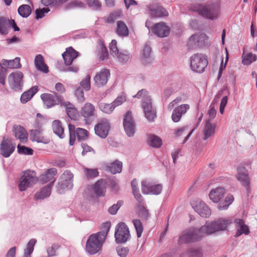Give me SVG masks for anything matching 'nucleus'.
<instances>
[{"label": "nucleus", "mask_w": 257, "mask_h": 257, "mask_svg": "<svg viewBox=\"0 0 257 257\" xmlns=\"http://www.w3.org/2000/svg\"><path fill=\"white\" fill-rule=\"evenodd\" d=\"M17 148L19 154L29 155H32L33 154V150L30 148L18 145Z\"/></svg>", "instance_id": "52"}, {"label": "nucleus", "mask_w": 257, "mask_h": 257, "mask_svg": "<svg viewBox=\"0 0 257 257\" xmlns=\"http://www.w3.org/2000/svg\"><path fill=\"white\" fill-rule=\"evenodd\" d=\"M41 98L47 108L60 104L63 100V97L55 92L53 94L43 93L41 95Z\"/></svg>", "instance_id": "11"}, {"label": "nucleus", "mask_w": 257, "mask_h": 257, "mask_svg": "<svg viewBox=\"0 0 257 257\" xmlns=\"http://www.w3.org/2000/svg\"><path fill=\"white\" fill-rule=\"evenodd\" d=\"M116 34L120 37H125L129 35L128 29L126 24L121 21L117 22Z\"/></svg>", "instance_id": "37"}, {"label": "nucleus", "mask_w": 257, "mask_h": 257, "mask_svg": "<svg viewBox=\"0 0 257 257\" xmlns=\"http://www.w3.org/2000/svg\"><path fill=\"white\" fill-rule=\"evenodd\" d=\"M201 229V227L199 229L192 227L185 230L179 237L178 243L193 242L201 240L205 235H207L205 231Z\"/></svg>", "instance_id": "3"}, {"label": "nucleus", "mask_w": 257, "mask_h": 257, "mask_svg": "<svg viewBox=\"0 0 257 257\" xmlns=\"http://www.w3.org/2000/svg\"><path fill=\"white\" fill-rule=\"evenodd\" d=\"M55 181L54 179L45 187L42 188L39 191L35 194V200L44 199L49 197L51 193V189Z\"/></svg>", "instance_id": "26"}, {"label": "nucleus", "mask_w": 257, "mask_h": 257, "mask_svg": "<svg viewBox=\"0 0 257 257\" xmlns=\"http://www.w3.org/2000/svg\"><path fill=\"white\" fill-rule=\"evenodd\" d=\"M242 57V63L244 65H248L256 60V56L255 54H253L252 53H249L244 56L243 53Z\"/></svg>", "instance_id": "48"}, {"label": "nucleus", "mask_w": 257, "mask_h": 257, "mask_svg": "<svg viewBox=\"0 0 257 257\" xmlns=\"http://www.w3.org/2000/svg\"><path fill=\"white\" fill-rule=\"evenodd\" d=\"M98 107L101 111L107 114L111 113L114 109V106L112 103L100 102L98 104Z\"/></svg>", "instance_id": "46"}, {"label": "nucleus", "mask_w": 257, "mask_h": 257, "mask_svg": "<svg viewBox=\"0 0 257 257\" xmlns=\"http://www.w3.org/2000/svg\"><path fill=\"white\" fill-rule=\"evenodd\" d=\"M23 73L20 71H15L9 76L10 84L15 91L21 90L23 85Z\"/></svg>", "instance_id": "13"}, {"label": "nucleus", "mask_w": 257, "mask_h": 257, "mask_svg": "<svg viewBox=\"0 0 257 257\" xmlns=\"http://www.w3.org/2000/svg\"><path fill=\"white\" fill-rule=\"evenodd\" d=\"M42 130L39 128L38 130H31L30 139L32 141H36L38 143H46L44 137L42 135Z\"/></svg>", "instance_id": "39"}, {"label": "nucleus", "mask_w": 257, "mask_h": 257, "mask_svg": "<svg viewBox=\"0 0 257 257\" xmlns=\"http://www.w3.org/2000/svg\"><path fill=\"white\" fill-rule=\"evenodd\" d=\"M109 70L107 69H101L96 73L93 78L95 85L97 87H101L105 85L110 77Z\"/></svg>", "instance_id": "17"}, {"label": "nucleus", "mask_w": 257, "mask_h": 257, "mask_svg": "<svg viewBox=\"0 0 257 257\" xmlns=\"http://www.w3.org/2000/svg\"><path fill=\"white\" fill-rule=\"evenodd\" d=\"M68 116L72 120H76L78 116V110L76 107L69 108V110L66 111Z\"/></svg>", "instance_id": "60"}, {"label": "nucleus", "mask_w": 257, "mask_h": 257, "mask_svg": "<svg viewBox=\"0 0 257 257\" xmlns=\"http://www.w3.org/2000/svg\"><path fill=\"white\" fill-rule=\"evenodd\" d=\"M59 69L63 72H71L76 73L79 70V68L77 65H65L63 67H60Z\"/></svg>", "instance_id": "56"}, {"label": "nucleus", "mask_w": 257, "mask_h": 257, "mask_svg": "<svg viewBox=\"0 0 257 257\" xmlns=\"http://www.w3.org/2000/svg\"><path fill=\"white\" fill-rule=\"evenodd\" d=\"M114 236L117 243H125L130 238L128 228L124 222H120L117 224Z\"/></svg>", "instance_id": "10"}, {"label": "nucleus", "mask_w": 257, "mask_h": 257, "mask_svg": "<svg viewBox=\"0 0 257 257\" xmlns=\"http://www.w3.org/2000/svg\"><path fill=\"white\" fill-rule=\"evenodd\" d=\"M57 170L55 168L48 169L40 176V180L43 183H46L52 180L57 174Z\"/></svg>", "instance_id": "34"}, {"label": "nucleus", "mask_w": 257, "mask_h": 257, "mask_svg": "<svg viewBox=\"0 0 257 257\" xmlns=\"http://www.w3.org/2000/svg\"><path fill=\"white\" fill-rule=\"evenodd\" d=\"M19 14L23 18L28 17L32 12L31 7L28 5H22L18 9Z\"/></svg>", "instance_id": "42"}, {"label": "nucleus", "mask_w": 257, "mask_h": 257, "mask_svg": "<svg viewBox=\"0 0 257 257\" xmlns=\"http://www.w3.org/2000/svg\"><path fill=\"white\" fill-rule=\"evenodd\" d=\"M75 95L79 102L82 103L85 100L83 90L81 87H78L75 90Z\"/></svg>", "instance_id": "57"}, {"label": "nucleus", "mask_w": 257, "mask_h": 257, "mask_svg": "<svg viewBox=\"0 0 257 257\" xmlns=\"http://www.w3.org/2000/svg\"><path fill=\"white\" fill-rule=\"evenodd\" d=\"M234 200L233 196L231 195H228L223 202H220L218 205L219 210H226L228 206L232 203Z\"/></svg>", "instance_id": "43"}, {"label": "nucleus", "mask_w": 257, "mask_h": 257, "mask_svg": "<svg viewBox=\"0 0 257 257\" xmlns=\"http://www.w3.org/2000/svg\"><path fill=\"white\" fill-rule=\"evenodd\" d=\"M79 53L72 47L67 48L66 51L62 54L65 65H70L73 61L78 56Z\"/></svg>", "instance_id": "25"}, {"label": "nucleus", "mask_w": 257, "mask_h": 257, "mask_svg": "<svg viewBox=\"0 0 257 257\" xmlns=\"http://www.w3.org/2000/svg\"><path fill=\"white\" fill-rule=\"evenodd\" d=\"M67 1L68 0H42V3L46 6L55 7Z\"/></svg>", "instance_id": "54"}, {"label": "nucleus", "mask_w": 257, "mask_h": 257, "mask_svg": "<svg viewBox=\"0 0 257 257\" xmlns=\"http://www.w3.org/2000/svg\"><path fill=\"white\" fill-rule=\"evenodd\" d=\"M83 172L85 177L87 179H93L99 175V172L97 169L84 168Z\"/></svg>", "instance_id": "45"}, {"label": "nucleus", "mask_w": 257, "mask_h": 257, "mask_svg": "<svg viewBox=\"0 0 257 257\" xmlns=\"http://www.w3.org/2000/svg\"><path fill=\"white\" fill-rule=\"evenodd\" d=\"M81 86L86 91L90 89V76L87 75L80 82Z\"/></svg>", "instance_id": "62"}, {"label": "nucleus", "mask_w": 257, "mask_h": 257, "mask_svg": "<svg viewBox=\"0 0 257 257\" xmlns=\"http://www.w3.org/2000/svg\"><path fill=\"white\" fill-rule=\"evenodd\" d=\"M106 182L104 179L98 180L94 185L93 190L97 196L102 197L105 195Z\"/></svg>", "instance_id": "30"}, {"label": "nucleus", "mask_w": 257, "mask_h": 257, "mask_svg": "<svg viewBox=\"0 0 257 257\" xmlns=\"http://www.w3.org/2000/svg\"><path fill=\"white\" fill-rule=\"evenodd\" d=\"M237 171L236 178L237 180L241 183L248 192L249 191V179L247 170L243 166H239L237 168Z\"/></svg>", "instance_id": "18"}, {"label": "nucleus", "mask_w": 257, "mask_h": 257, "mask_svg": "<svg viewBox=\"0 0 257 257\" xmlns=\"http://www.w3.org/2000/svg\"><path fill=\"white\" fill-rule=\"evenodd\" d=\"M119 62L121 63H124L127 62L130 59V55L127 52H125V53L121 52H118V54L116 55Z\"/></svg>", "instance_id": "64"}, {"label": "nucleus", "mask_w": 257, "mask_h": 257, "mask_svg": "<svg viewBox=\"0 0 257 257\" xmlns=\"http://www.w3.org/2000/svg\"><path fill=\"white\" fill-rule=\"evenodd\" d=\"M190 106L188 104H183L175 107L173 110L171 116L172 120L174 122H179L182 116L185 114L186 112L189 109Z\"/></svg>", "instance_id": "22"}, {"label": "nucleus", "mask_w": 257, "mask_h": 257, "mask_svg": "<svg viewBox=\"0 0 257 257\" xmlns=\"http://www.w3.org/2000/svg\"><path fill=\"white\" fill-rule=\"evenodd\" d=\"M148 144L153 148H159L162 145V141L158 136L150 134L148 136Z\"/></svg>", "instance_id": "40"}, {"label": "nucleus", "mask_w": 257, "mask_h": 257, "mask_svg": "<svg viewBox=\"0 0 257 257\" xmlns=\"http://www.w3.org/2000/svg\"><path fill=\"white\" fill-rule=\"evenodd\" d=\"M84 8L85 4L79 1H74L69 3L65 8L66 10L74 8Z\"/></svg>", "instance_id": "51"}, {"label": "nucleus", "mask_w": 257, "mask_h": 257, "mask_svg": "<svg viewBox=\"0 0 257 257\" xmlns=\"http://www.w3.org/2000/svg\"><path fill=\"white\" fill-rule=\"evenodd\" d=\"M133 223L137 232V237L140 238L144 230L142 223L141 220L138 219H134L133 220Z\"/></svg>", "instance_id": "49"}, {"label": "nucleus", "mask_w": 257, "mask_h": 257, "mask_svg": "<svg viewBox=\"0 0 257 257\" xmlns=\"http://www.w3.org/2000/svg\"><path fill=\"white\" fill-rule=\"evenodd\" d=\"M193 130H191L189 126L185 125L176 130L175 134L176 137H181L186 135L183 143H185L192 135Z\"/></svg>", "instance_id": "32"}, {"label": "nucleus", "mask_w": 257, "mask_h": 257, "mask_svg": "<svg viewBox=\"0 0 257 257\" xmlns=\"http://www.w3.org/2000/svg\"><path fill=\"white\" fill-rule=\"evenodd\" d=\"M152 52V49L150 45L146 44L143 50L142 63L145 65H148L151 64L153 61V58L151 57V54Z\"/></svg>", "instance_id": "33"}, {"label": "nucleus", "mask_w": 257, "mask_h": 257, "mask_svg": "<svg viewBox=\"0 0 257 257\" xmlns=\"http://www.w3.org/2000/svg\"><path fill=\"white\" fill-rule=\"evenodd\" d=\"M235 227L236 232L234 235L235 237H238L242 234L248 235L250 233L248 226L244 223L242 219H235L234 220Z\"/></svg>", "instance_id": "24"}, {"label": "nucleus", "mask_w": 257, "mask_h": 257, "mask_svg": "<svg viewBox=\"0 0 257 257\" xmlns=\"http://www.w3.org/2000/svg\"><path fill=\"white\" fill-rule=\"evenodd\" d=\"M187 254L189 257H202V252L199 247H192L187 250Z\"/></svg>", "instance_id": "47"}, {"label": "nucleus", "mask_w": 257, "mask_h": 257, "mask_svg": "<svg viewBox=\"0 0 257 257\" xmlns=\"http://www.w3.org/2000/svg\"><path fill=\"white\" fill-rule=\"evenodd\" d=\"M50 10L48 8H43L42 9H37L35 11L36 19L37 20L42 19L45 16V14L48 13Z\"/></svg>", "instance_id": "58"}, {"label": "nucleus", "mask_w": 257, "mask_h": 257, "mask_svg": "<svg viewBox=\"0 0 257 257\" xmlns=\"http://www.w3.org/2000/svg\"><path fill=\"white\" fill-rule=\"evenodd\" d=\"M109 48L110 54L113 56H116L119 52V50L117 47V42L115 40H112L109 44Z\"/></svg>", "instance_id": "59"}, {"label": "nucleus", "mask_w": 257, "mask_h": 257, "mask_svg": "<svg viewBox=\"0 0 257 257\" xmlns=\"http://www.w3.org/2000/svg\"><path fill=\"white\" fill-rule=\"evenodd\" d=\"M122 204L123 201L122 200L118 201L116 204H114L108 208V211L109 213H110L111 215L116 214L117 211L120 208V207L122 205Z\"/></svg>", "instance_id": "55"}, {"label": "nucleus", "mask_w": 257, "mask_h": 257, "mask_svg": "<svg viewBox=\"0 0 257 257\" xmlns=\"http://www.w3.org/2000/svg\"><path fill=\"white\" fill-rule=\"evenodd\" d=\"M190 9L202 17L211 20L217 19L220 14V3L215 1L205 4H194Z\"/></svg>", "instance_id": "2"}, {"label": "nucleus", "mask_w": 257, "mask_h": 257, "mask_svg": "<svg viewBox=\"0 0 257 257\" xmlns=\"http://www.w3.org/2000/svg\"><path fill=\"white\" fill-rule=\"evenodd\" d=\"M110 128V125L108 121L106 119H104L95 126V133L100 138L105 139L108 134Z\"/></svg>", "instance_id": "19"}, {"label": "nucleus", "mask_w": 257, "mask_h": 257, "mask_svg": "<svg viewBox=\"0 0 257 257\" xmlns=\"http://www.w3.org/2000/svg\"><path fill=\"white\" fill-rule=\"evenodd\" d=\"M208 36L203 33L195 34L191 36L187 43L189 49L202 48L208 44Z\"/></svg>", "instance_id": "8"}, {"label": "nucleus", "mask_w": 257, "mask_h": 257, "mask_svg": "<svg viewBox=\"0 0 257 257\" xmlns=\"http://www.w3.org/2000/svg\"><path fill=\"white\" fill-rule=\"evenodd\" d=\"M15 144L12 143L11 139L4 137L1 143V154L5 158L9 157L15 150Z\"/></svg>", "instance_id": "16"}, {"label": "nucleus", "mask_w": 257, "mask_h": 257, "mask_svg": "<svg viewBox=\"0 0 257 257\" xmlns=\"http://www.w3.org/2000/svg\"><path fill=\"white\" fill-rule=\"evenodd\" d=\"M9 19L5 17H0V34L6 35L8 34Z\"/></svg>", "instance_id": "44"}, {"label": "nucleus", "mask_w": 257, "mask_h": 257, "mask_svg": "<svg viewBox=\"0 0 257 257\" xmlns=\"http://www.w3.org/2000/svg\"><path fill=\"white\" fill-rule=\"evenodd\" d=\"M86 3L88 6L92 10L99 11L101 9V4L99 0H86Z\"/></svg>", "instance_id": "50"}, {"label": "nucleus", "mask_w": 257, "mask_h": 257, "mask_svg": "<svg viewBox=\"0 0 257 257\" xmlns=\"http://www.w3.org/2000/svg\"><path fill=\"white\" fill-rule=\"evenodd\" d=\"M21 67V65L19 57H16L14 59L9 61V68L15 69L20 68Z\"/></svg>", "instance_id": "63"}, {"label": "nucleus", "mask_w": 257, "mask_h": 257, "mask_svg": "<svg viewBox=\"0 0 257 257\" xmlns=\"http://www.w3.org/2000/svg\"><path fill=\"white\" fill-rule=\"evenodd\" d=\"M232 220L228 218H219L211 223L207 222L201 226V230L204 231L207 234H210L218 231L225 230L228 225L232 223Z\"/></svg>", "instance_id": "4"}, {"label": "nucleus", "mask_w": 257, "mask_h": 257, "mask_svg": "<svg viewBox=\"0 0 257 257\" xmlns=\"http://www.w3.org/2000/svg\"><path fill=\"white\" fill-rule=\"evenodd\" d=\"M152 32L159 37H167L170 32V28L164 23H159L154 26L152 29Z\"/></svg>", "instance_id": "23"}, {"label": "nucleus", "mask_w": 257, "mask_h": 257, "mask_svg": "<svg viewBox=\"0 0 257 257\" xmlns=\"http://www.w3.org/2000/svg\"><path fill=\"white\" fill-rule=\"evenodd\" d=\"M13 133L16 138L19 139L21 143H25L28 140V133L26 130L21 125L14 127Z\"/></svg>", "instance_id": "28"}, {"label": "nucleus", "mask_w": 257, "mask_h": 257, "mask_svg": "<svg viewBox=\"0 0 257 257\" xmlns=\"http://www.w3.org/2000/svg\"><path fill=\"white\" fill-rule=\"evenodd\" d=\"M110 227V222H105L101 231L89 236L86 243V250L90 254H95L101 249Z\"/></svg>", "instance_id": "1"}, {"label": "nucleus", "mask_w": 257, "mask_h": 257, "mask_svg": "<svg viewBox=\"0 0 257 257\" xmlns=\"http://www.w3.org/2000/svg\"><path fill=\"white\" fill-rule=\"evenodd\" d=\"M216 128L215 124H212L209 120H207L206 122L205 126L204 128L203 140H206L208 138L214 136L215 134V130Z\"/></svg>", "instance_id": "35"}, {"label": "nucleus", "mask_w": 257, "mask_h": 257, "mask_svg": "<svg viewBox=\"0 0 257 257\" xmlns=\"http://www.w3.org/2000/svg\"><path fill=\"white\" fill-rule=\"evenodd\" d=\"M123 124L126 135L130 137H133L135 133V125L131 111L126 112Z\"/></svg>", "instance_id": "21"}, {"label": "nucleus", "mask_w": 257, "mask_h": 257, "mask_svg": "<svg viewBox=\"0 0 257 257\" xmlns=\"http://www.w3.org/2000/svg\"><path fill=\"white\" fill-rule=\"evenodd\" d=\"M34 63L36 68L38 70L45 73L48 72V67L47 65L45 64L44 57L41 54H38L36 56L34 60Z\"/></svg>", "instance_id": "31"}, {"label": "nucleus", "mask_w": 257, "mask_h": 257, "mask_svg": "<svg viewBox=\"0 0 257 257\" xmlns=\"http://www.w3.org/2000/svg\"><path fill=\"white\" fill-rule=\"evenodd\" d=\"M208 61L206 56L202 54H195L190 58L191 69L198 73H202L207 67Z\"/></svg>", "instance_id": "7"}, {"label": "nucleus", "mask_w": 257, "mask_h": 257, "mask_svg": "<svg viewBox=\"0 0 257 257\" xmlns=\"http://www.w3.org/2000/svg\"><path fill=\"white\" fill-rule=\"evenodd\" d=\"M142 190L145 194L158 195L162 190V186L161 184H154L147 180H144L142 182Z\"/></svg>", "instance_id": "15"}, {"label": "nucleus", "mask_w": 257, "mask_h": 257, "mask_svg": "<svg viewBox=\"0 0 257 257\" xmlns=\"http://www.w3.org/2000/svg\"><path fill=\"white\" fill-rule=\"evenodd\" d=\"M68 128L69 131V145L70 146L74 145L76 137L78 140H84L87 138L88 132L87 130L81 128H77L75 130V126L71 124H69Z\"/></svg>", "instance_id": "9"}, {"label": "nucleus", "mask_w": 257, "mask_h": 257, "mask_svg": "<svg viewBox=\"0 0 257 257\" xmlns=\"http://www.w3.org/2000/svg\"><path fill=\"white\" fill-rule=\"evenodd\" d=\"M147 8L150 15L153 17H162L168 15V12L156 2L148 5Z\"/></svg>", "instance_id": "20"}, {"label": "nucleus", "mask_w": 257, "mask_h": 257, "mask_svg": "<svg viewBox=\"0 0 257 257\" xmlns=\"http://www.w3.org/2000/svg\"><path fill=\"white\" fill-rule=\"evenodd\" d=\"M38 181L36 173L30 170L23 172L22 176L20 178L18 187L21 191L26 190L35 184Z\"/></svg>", "instance_id": "5"}, {"label": "nucleus", "mask_w": 257, "mask_h": 257, "mask_svg": "<svg viewBox=\"0 0 257 257\" xmlns=\"http://www.w3.org/2000/svg\"><path fill=\"white\" fill-rule=\"evenodd\" d=\"M95 111V107L93 104L86 102L81 107L80 113L85 122L89 123L94 117Z\"/></svg>", "instance_id": "14"}, {"label": "nucleus", "mask_w": 257, "mask_h": 257, "mask_svg": "<svg viewBox=\"0 0 257 257\" xmlns=\"http://www.w3.org/2000/svg\"><path fill=\"white\" fill-rule=\"evenodd\" d=\"M225 193V189L223 187H217L211 190L209 194V197L214 203L220 201Z\"/></svg>", "instance_id": "29"}, {"label": "nucleus", "mask_w": 257, "mask_h": 257, "mask_svg": "<svg viewBox=\"0 0 257 257\" xmlns=\"http://www.w3.org/2000/svg\"><path fill=\"white\" fill-rule=\"evenodd\" d=\"M142 106L147 119L149 121H153L156 116V110L153 106L150 96H147L143 99Z\"/></svg>", "instance_id": "12"}, {"label": "nucleus", "mask_w": 257, "mask_h": 257, "mask_svg": "<svg viewBox=\"0 0 257 257\" xmlns=\"http://www.w3.org/2000/svg\"><path fill=\"white\" fill-rule=\"evenodd\" d=\"M121 15V11H117L111 13L108 17L107 22L108 23H112L116 20L118 19Z\"/></svg>", "instance_id": "61"}, {"label": "nucleus", "mask_w": 257, "mask_h": 257, "mask_svg": "<svg viewBox=\"0 0 257 257\" xmlns=\"http://www.w3.org/2000/svg\"><path fill=\"white\" fill-rule=\"evenodd\" d=\"M52 128L53 132L60 138L63 139L64 138V128L60 120H54L52 123Z\"/></svg>", "instance_id": "41"}, {"label": "nucleus", "mask_w": 257, "mask_h": 257, "mask_svg": "<svg viewBox=\"0 0 257 257\" xmlns=\"http://www.w3.org/2000/svg\"><path fill=\"white\" fill-rule=\"evenodd\" d=\"M73 174L69 170H66L60 176L56 186L57 191L62 194L66 190L71 189L73 187Z\"/></svg>", "instance_id": "6"}, {"label": "nucleus", "mask_w": 257, "mask_h": 257, "mask_svg": "<svg viewBox=\"0 0 257 257\" xmlns=\"http://www.w3.org/2000/svg\"><path fill=\"white\" fill-rule=\"evenodd\" d=\"M122 167V162L118 160H115L106 167V170L113 174H115L121 172Z\"/></svg>", "instance_id": "38"}, {"label": "nucleus", "mask_w": 257, "mask_h": 257, "mask_svg": "<svg viewBox=\"0 0 257 257\" xmlns=\"http://www.w3.org/2000/svg\"><path fill=\"white\" fill-rule=\"evenodd\" d=\"M194 210L203 217H208L211 215L209 207L202 201H199L194 207Z\"/></svg>", "instance_id": "27"}, {"label": "nucleus", "mask_w": 257, "mask_h": 257, "mask_svg": "<svg viewBox=\"0 0 257 257\" xmlns=\"http://www.w3.org/2000/svg\"><path fill=\"white\" fill-rule=\"evenodd\" d=\"M36 241L35 239H31L27 243V247L24 250V253L31 255L34 250V247Z\"/></svg>", "instance_id": "53"}, {"label": "nucleus", "mask_w": 257, "mask_h": 257, "mask_svg": "<svg viewBox=\"0 0 257 257\" xmlns=\"http://www.w3.org/2000/svg\"><path fill=\"white\" fill-rule=\"evenodd\" d=\"M37 86H33L29 90L22 93L21 96V101L22 103H26L38 92Z\"/></svg>", "instance_id": "36"}]
</instances>
